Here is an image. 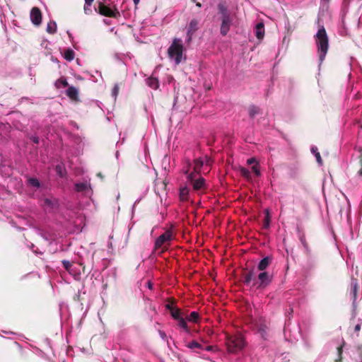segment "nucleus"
Masks as SVG:
<instances>
[{
  "label": "nucleus",
  "mask_w": 362,
  "mask_h": 362,
  "mask_svg": "<svg viewBox=\"0 0 362 362\" xmlns=\"http://www.w3.org/2000/svg\"><path fill=\"white\" fill-rule=\"evenodd\" d=\"M300 241L304 244L303 240L302 238L300 239Z\"/></svg>",
  "instance_id": "45"
},
{
  "label": "nucleus",
  "mask_w": 362,
  "mask_h": 362,
  "mask_svg": "<svg viewBox=\"0 0 362 362\" xmlns=\"http://www.w3.org/2000/svg\"><path fill=\"white\" fill-rule=\"evenodd\" d=\"M240 174L246 178H249L250 176V171L245 168H240Z\"/></svg>",
  "instance_id": "29"
},
{
  "label": "nucleus",
  "mask_w": 362,
  "mask_h": 362,
  "mask_svg": "<svg viewBox=\"0 0 362 362\" xmlns=\"http://www.w3.org/2000/svg\"><path fill=\"white\" fill-rule=\"evenodd\" d=\"M315 41L319 58L322 62L325 58L329 47L328 37L324 27L319 28L315 35Z\"/></svg>",
  "instance_id": "5"
},
{
  "label": "nucleus",
  "mask_w": 362,
  "mask_h": 362,
  "mask_svg": "<svg viewBox=\"0 0 362 362\" xmlns=\"http://www.w3.org/2000/svg\"><path fill=\"white\" fill-rule=\"evenodd\" d=\"M166 308L170 312V315L174 320H177L179 318L182 317L181 315V311L179 308H173L170 304H168Z\"/></svg>",
  "instance_id": "11"
},
{
  "label": "nucleus",
  "mask_w": 362,
  "mask_h": 362,
  "mask_svg": "<svg viewBox=\"0 0 362 362\" xmlns=\"http://www.w3.org/2000/svg\"><path fill=\"white\" fill-rule=\"evenodd\" d=\"M226 346L228 351L236 354L244 349L246 345L244 337L240 333L226 334Z\"/></svg>",
  "instance_id": "4"
},
{
  "label": "nucleus",
  "mask_w": 362,
  "mask_h": 362,
  "mask_svg": "<svg viewBox=\"0 0 362 362\" xmlns=\"http://www.w3.org/2000/svg\"><path fill=\"white\" fill-rule=\"evenodd\" d=\"M187 347L190 349H203L202 345L196 341H192L189 342L187 345Z\"/></svg>",
  "instance_id": "22"
},
{
  "label": "nucleus",
  "mask_w": 362,
  "mask_h": 362,
  "mask_svg": "<svg viewBox=\"0 0 362 362\" xmlns=\"http://www.w3.org/2000/svg\"><path fill=\"white\" fill-rule=\"evenodd\" d=\"M189 189L187 187H182L180 189V197L182 201L186 200L187 199Z\"/></svg>",
  "instance_id": "25"
},
{
  "label": "nucleus",
  "mask_w": 362,
  "mask_h": 362,
  "mask_svg": "<svg viewBox=\"0 0 362 362\" xmlns=\"http://www.w3.org/2000/svg\"><path fill=\"white\" fill-rule=\"evenodd\" d=\"M255 163H257V161H256L255 158H249L247 160V163L248 165H252V164Z\"/></svg>",
  "instance_id": "35"
},
{
  "label": "nucleus",
  "mask_w": 362,
  "mask_h": 362,
  "mask_svg": "<svg viewBox=\"0 0 362 362\" xmlns=\"http://www.w3.org/2000/svg\"><path fill=\"white\" fill-rule=\"evenodd\" d=\"M30 18L31 22L35 25H40L42 22V13L40 10L37 7L33 8L30 11Z\"/></svg>",
  "instance_id": "8"
},
{
  "label": "nucleus",
  "mask_w": 362,
  "mask_h": 362,
  "mask_svg": "<svg viewBox=\"0 0 362 362\" xmlns=\"http://www.w3.org/2000/svg\"><path fill=\"white\" fill-rule=\"evenodd\" d=\"M98 13L103 16L117 18L119 16V11L116 8H112L103 4L98 6Z\"/></svg>",
  "instance_id": "7"
},
{
  "label": "nucleus",
  "mask_w": 362,
  "mask_h": 362,
  "mask_svg": "<svg viewBox=\"0 0 362 362\" xmlns=\"http://www.w3.org/2000/svg\"><path fill=\"white\" fill-rule=\"evenodd\" d=\"M199 21L196 19L192 20L187 28V41L192 40V35L198 29Z\"/></svg>",
  "instance_id": "10"
},
{
  "label": "nucleus",
  "mask_w": 362,
  "mask_h": 362,
  "mask_svg": "<svg viewBox=\"0 0 362 362\" xmlns=\"http://www.w3.org/2000/svg\"><path fill=\"white\" fill-rule=\"evenodd\" d=\"M264 225H265L264 226H268L269 225V218H270L269 211L267 209H266L264 212Z\"/></svg>",
  "instance_id": "28"
},
{
  "label": "nucleus",
  "mask_w": 362,
  "mask_h": 362,
  "mask_svg": "<svg viewBox=\"0 0 362 362\" xmlns=\"http://www.w3.org/2000/svg\"><path fill=\"white\" fill-rule=\"evenodd\" d=\"M176 321L177 322V325L181 327L187 334H189L191 333L190 329L189 328L185 318L181 317Z\"/></svg>",
  "instance_id": "15"
},
{
  "label": "nucleus",
  "mask_w": 362,
  "mask_h": 362,
  "mask_svg": "<svg viewBox=\"0 0 362 362\" xmlns=\"http://www.w3.org/2000/svg\"><path fill=\"white\" fill-rule=\"evenodd\" d=\"M255 35L259 40H262L264 35V26L262 23H259L255 28Z\"/></svg>",
  "instance_id": "13"
},
{
  "label": "nucleus",
  "mask_w": 362,
  "mask_h": 362,
  "mask_svg": "<svg viewBox=\"0 0 362 362\" xmlns=\"http://www.w3.org/2000/svg\"><path fill=\"white\" fill-rule=\"evenodd\" d=\"M199 318L198 313L193 311L187 317V320L189 322H197Z\"/></svg>",
  "instance_id": "24"
},
{
  "label": "nucleus",
  "mask_w": 362,
  "mask_h": 362,
  "mask_svg": "<svg viewBox=\"0 0 362 362\" xmlns=\"http://www.w3.org/2000/svg\"><path fill=\"white\" fill-rule=\"evenodd\" d=\"M55 85L57 88L66 87L67 86V82L65 79L60 78L55 82Z\"/></svg>",
  "instance_id": "26"
},
{
  "label": "nucleus",
  "mask_w": 362,
  "mask_h": 362,
  "mask_svg": "<svg viewBox=\"0 0 362 362\" xmlns=\"http://www.w3.org/2000/svg\"><path fill=\"white\" fill-rule=\"evenodd\" d=\"M146 83L149 87L153 89H157L159 86L158 80L153 77L147 78Z\"/></svg>",
  "instance_id": "16"
},
{
  "label": "nucleus",
  "mask_w": 362,
  "mask_h": 362,
  "mask_svg": "<svg viewBox=\"0 0 362 362\" xmlns=\"http://www.w3.org/2000/svg\"><path fill=\"white\" fill-rule=\"evenodd\" d=\"M62 262V264H63L64 267L66 270H69L71 268V263L69 261H68V260H63Z\"/></svg>",
  "instance_id": "32"
},
{
  "label": "nucleus",
  "mask_w": 362,
  "mask_h": 362,
  "mask_svg": "<svg viewBox=\"0 0 362 362\" xmlns=\"http://www.w3.org/2000/svg\"><path fill=\"white\" fill-rule=\"evenodd\" d=\"M74 57H75V53L72 49H69L65 50V52L64 53V57L67 61H72L74 59Z\"/></svg>",
  "instance_id": "20"
},
{
  "label": "nucleus",
  "mask_w": 362,
  "mask_h": 362,
  "mask_svg": "<svg viewBox=\"0 0 362 362\" xmlns=\"http://www.w3.org/2000/svg\"><path fill=\"white\" fill-rule=\"evenodd\" d=\"M160 334L163 339H165L166 337V334L163 332H160Z\"/></svg>",
  "instance_id": "40"
},
{
  "label": "nucleus",
  "mask_w": 362,
  "mask_h": 362,
  "mask_svg": "<svg viewBox=\"0 0 362 362\" xmlns=\"http://www.w3.org/2000/svg\"><path fill=\"white\" fill-rule=\"evenodd\" d=\"M173 239V234L170 230H167L162 235H160L155 242V247L156 249L160 248L162 247H165L167 245L170 243V242Z\"/></svg>",
  "instance_id": "6"
},
{
  "label": "nucleus",
  "mask_w": 362,
  "mask_h": 362,
  "mask_svg": "<svg viewBox=\"0 0 362 362\" xmlns=\"http://www.w3.org/2000/svg\"><path fill=\"white\" fill-rule=\"evenodd\" d=\"M28 182L30 186H33V187H37V188H38L40 187V182L35 178H30V179H28Z\"/></svg>",
  "instance_id": "27"
},
{
  "label": "nucleus",
  "mask_w": 362,
  "mask_h": 362,
  "mask_svg": "<svg viewBox=\"0 0 362 362\" xmlns=\"http://www.w3.org/2000/svg\"><path fill=\"white\" fill-rule=\"evenodd\" d=\"M358 284L356 279H353L351 284V293L354 296L355 298L357 293Z\"/></svg>",
  "instance_id": "23"
},
{
  "label": "nucleus",
  "mask_w": 362,
  "mask_h": 362,
  "mask_svg": "<svg viewBox=\"0 0 362 362\" xmlns=\"http://www.w3.org/2000/svg\"><path fill=\"white\" fill-rule=\"evenodd\" d=\"M204 349L207 351H213L214 347L212 346H208L206 348H204Z\"/></svg>",
  "instance_id": "38"
},
{
  "label": "nucleus",
  "mask_w": 362,
  "mask_h": 362,
  "mask_svg": "<svg viewBox=\"0 0 362 362\" xmlns=\"http://www.w3.org/2000/svg\"><path fill=\"white\" fill-rule=\"evenodd\" d=\"M147 285H148V287L149 289L152 288V286H153L152 283H151L150 281H148L147 282Z\"/></svg>",
  "instance_id": "41"
},
{
  "label": "nucleus",
  "mask_w": 362,
  "mask_h": 362,
  "mask_svg": "<svg viewBox=\"0 0 362 362\" xmlns=\"http://www.w3.org/2000/svg\"><path fill=\"white\" fill-rule=\"evenodd\" d=\"M91 4H85L84 6V12L86 14L89 15L92 13V10L90 8Z\"/></svg>",
  "instance_id": "31"
},
{
  "label": "nucleus",
  "mask_w": 362,
  "mask_h": 362,
  "mask_svg": "<svg viewBox=\"0 0 362 362\" xmlns=\"http://www.w3.org/2000/svg\"><path fill=\"white\" fill-rule=\"evenodd\" d=\"M44 206L46 210H51L57 206V201L54 199H45L44 200Z\"/></svg>",
  "instance_id": "14"
},
{
  "label": "nucleus",
  "mask_w": 362,
  "mask_h": 362,
  "mask_svg": "<svg viewBox=\"0 0 362 362\" xmlns=\"http://www.w3.org/2000/svg\"><path fill=\"white\" fill-rule=\"evenodd\" d=\"M361 362H362V361Z\"/></svg>",
  "instance_id": "46"
},
{
  "label": "nucleus",
  "mask_w": 362,
  "mask_h": 362,
  "mask_svg": "<svg viewBox=\"0 0 362 362\" xmlns=\"http://www.w3.org/2000/svg\"><path fill=\"white\" fill-rule=\"evenodd\" d=\"M259 332L260 333L262 338H265L266 332L263 328H260L259 329Z\"/></svg>",
  "instance_id": "36"
},
{
  "label": "nucleus",
  "mask_w": 362,
  "mask_h": 362,
  "mask_svg": "<svg viewBox=\"0 0 362 362\" xmlns=\"http://www.w3.org/2000/svg\"><path fill=\"white\" fill-rule=\"evenodd\" d=\"M230 18L226 13H223L222 24L221 26V33L226 35L230 30Z\"/></svg>",
  "instance_id": "9"
},
{
  "label": "nucleus",
  "mask_w": 362,
  "mask_h": 362,
  "mask_svg": "<svg viewBox=\"0 0 362 362\" xmlns=\"http://www.w3.org/2000/svg\"><path fill=\"white\" fill-rule=\"evenodd\" d=\"M56 171H57V174L62 177L64 175L65 170L62 165H57V167H56Z\"/></svg>",
  "instance_id": "30"
},
{
  "label": "nucleus",
  "mask_w": 362,
  "mask_h": 362,
  "mask_svg": "<svg viewBox=\"0 0 362 362\" xmlns=\"http://www.w3.org/2000/svg\"><path fill=\"white\" fill-rule=\"evenodd\" d=\"M341 351H342V348L341 347H338L337 348V352L339 354V358L336 360V362H339L341 361Z\"/></svg>",
  "instance_id": "34"
},
{
  "label": "nucleus",
  "mask_w": 362,
  "mask_h": 362,
  "mask_svg": "<svg viewBox=\"0 0 362 362\" xmlns=\"http://www.w3.org/2000/svg\"><path fill=\"white\" fill-rule=\"evenodd\" d=\"M271 263V259L269 257L263 258L258 264L257 269L260 272H265Z\"/></svg>",
  "instance_id": "12"
},
{
  "label": "nucleus",
  "mask_w": 362,
  "mask_h": 362,
  "mask_svg": "<svg viewBox=\"0 0 362 362\" xmlns=\"http://www.w3.org/2000/svg\"><path fill=\"white\" fill-rule=\"evenodd\" d=\"M66 94L70 98L76 100L78 96V90L74 87H69L66 90Z\"/></svg>",
  "instance_id": "17"
},
{
  "label": "nucleus",
  "mask_w": 362,
  "mask_h": 362,
  "mask_svg": "<svg viewBox=\"0 0 362 362\" xmlns=\"http://www.w3.org/2000/svg\"><path fill=\"white\" fill-rule=\"evenodd\" d=\"M168 54L171 61L175 64H179L183 60L186 59L185 54V48L182 45V40L175 38L173 40L171 45L168 49Z\"/></svg>",
  "instance_id": "3"
},
{
  "label": "nucleus",
  "mask_w": 362,
  "mask_h": 362,
  "mask_svg": "<svg viewBox=\"0 0 362 362\" xmlns=\"http://www.w3.org/2000/svg\"><path fill=\"white\" fill-rule=\"evenodd\" d=\"M47 31L49 33L53 34L57 31V23L54 21H50L47 23Z\"/></svg>",
  "instance_id": "19"
},
{
  "label": "nucleus",
  "mask_w": 362,
  "mask_h": 362,
  "mask_svg": "<svg viewBox=\"0 0 362 362\" xmlns=\"http://www.w3.org/2000/svg\"><path fill=\"white\" fill-rule=\"evenodd\" d=\"M355 331L356 332H358L360 329H361V325L359 324H357L356 326H355V328H354Z\"/></svg>",
  "instance_id": "39"
},
{
  "label": "nucleus",
  "mask_w": 362,
  "mask_h": 362,
  "mask_svg": "<svg viewBox=\"0 0 362 362\" xmlns=\"http://www.w3.org/2000/svg\"><path fill=\"white\" fill-rule=\"evenodd\" d=\"M118 91H119V88H118V86H115L114 87V89H113V95H114L115 96H116V95H117V93H118Z\"/></svg>",
  "instance_id": "37"
},
{
  "label": "nucleus",
  "mask_w": 362,
  "mask_h": 362,
  "mask_svg": "<svg viewBox=\"0 0 362 362\" xmlns=\"http://www.w3.org/2000/svg\"><path fill=\"white\" fill-rule=\"evenodd\" d=\"M135 4H138L140 0H133Z\"/></svg>",
  "instance_id": "44"
},
{
  "label": "nucleus",
  "mask_w": 362,
  "mask_h": 362,
  "mask_svg": "<svg viewBox=\"0 0 362 362\" xmlns=\"http://www.w3.org/2000/svg\"><path fill=\"white\" fill-rule=\"evenodd\" d=\"M256 269L253 268L245 274L244 283L247 286H257L264 288L267 287L272 281V276L267 272H260L256 279Z\"/></svg>",
  "instance_id": "2"
},
{
  "label": "nucleus",
  "mask_w": 362,
  "mask_h": 362,
  "mask_svg": "<svg viewBox=\"0 0 362 362\" xmlns=\"http://www.w3.org/2000/svg\"><path fill=\"white\" fill-rule=\"evenodd\" d=\"M311 152L314 154V156H315V157L316 158V160L318 163V164L320 165H322V158L320 156V153L318 152L317 148L316 146H313L311 148Z\"/></svg>",
  "instance_id": "18"
},
{
  "label": "nucleus",
  "mask_w": 362,
  "mask_h": 362,
  "mask_svg": "<svg viewBox=\"0 0 362 362\" xmlns=\"http://www.w3.org/2000/svg\"><path fill=\"white\" fill-rule=\"evenodd\" d=\"M75 187H76V189L78 192H83V191H86V190L88 189L90 186L86 182H82V183H77V184H76Z\"/></svg>",
  "instance_id": "21"
},
{
  "label": "nucleus",
  "mask_w": 362,
  "mask_h": 362,
  "mask_svg": "<svg viewBox=\"0 0 362 362\" xmlns=\"http://www.w3.org/2000/svg\"><path fill=\"white\" fill-rule=\"evenodd\" d=\"M210 165L211 159L208 156L197 158L192 164H187L185 173L187 175V179L192 182L194 190L199 191L204 188V178H197V176L199 173L208 172Z\"/></svg>",
  "instance_id": "1"
},
{
  "label": "nucleus",
  "mask_w": 362,
  "mask_h": 362,
  "mask_svg": "<svg viewBox=\"0 0 362 362\" xmlns=\"http://www.w3.org/2000/svg\"><path fill=\"white\" fill-rule=\"evenodd\" d=\"M94 0H85L86 4H92Z\"/></svg>",
  "instance_id": "42"
},
{
  "label": "nucleus",
  "mask_w": 362,
  "mask_h": 362,
  "mask_svg": "<svg viewBox=\"0 0 362 362\" xmlns=\"http://www.w3.org/2000/svg\"><path fill=\"white\" fill-rule=\"evenodd\" d=\"M33 141H34L35 143H38V139H37V138H36V137H33Z\"/></svg>",
  "instance_id": "43"
},
{
  "label": "nucleus",
  "mask_w": 362,
  "mask_h": 362,
  "mask_svg": "<svg viewBox=\"0 0 362 362\" xmlns=\"http://www.w3.org/2000/svg\"><path fill=\"white\" fill-rule=\"evenodd\" d=\"M252 170L257 176H259L260 175V172H259L257 165H253L252 167Z\"/></svg>",
  "instance_id": "33"
}]
</instances>
